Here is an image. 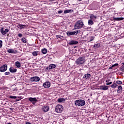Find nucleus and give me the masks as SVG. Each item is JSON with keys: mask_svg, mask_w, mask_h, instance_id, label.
Listing matches in <instances>:
<instances>
[{"mask_svg": "<svg viewBox=\"0 0 124 124\" xmlns=\"http://www.w3.org/2000/svg\"><path fill=\"white\" fill-rule=\"evenodd\" d=\"M84 27V23L81 20L78 21L74 25L75 30H79Z\"/></svg>", "mask_w": 124, "mask_h": 124, "instance_id": "nucleus-1", "label": "nucleus"}, {"mask_svg": "<svg viewBox=\"0 0 124 124\" xmlns=\"http://www.w3.org/2000/svg\"><path fill=\"white\" fill-rule=\"evenodd\" d=\"M86 62L85 56L79 57L76 61V62L78 65H81L84 64Z\"/></svg>", "mask_w": 124, "mask_h": 124, "instance_id": "nucleus-2", "label": "nucleus"}, {"mask_svg": "<svg viewBox=\"0 0 124 124\" xmlns=\"http://www.w3.org/2000/svg\"><path fill=\"white\" fill-rule=\"evenodd\" d=\"M75 104L76 106H84L86 104V102L84 100L79 99L75 101Z\"/></svg>", "mask_w": 124, "mask_h": 124, "instance_id": "nucleus-3", "label": "nucleus"}, {"mask_svg": "<svg viewBox=\"0 0 124 124\" xmlns=\"http://www.w3.org/2000/svg\"><path fill=\"white\" fill-rule=\"evenodd\" d=\"M55 111L56 113H62L63 111V107L62 105H58L56 106Z\"/></svg>", "mask_w": 124, "mask_h": 124, "instance_id": "nucleus-4", "label": "nucleus"}, {"mask_svg": "<svg viewBox=\"0 0 124 124\" xmlns=\"http://www.w3.org/2000/svg\"><path fill=\"white\" fill-rule=\"evenodd\" d=\"M30 81L31 82H39L40 81V78L37 76H35L31 78Z\"/></svg>", "mask_w": 124, "mask_h": 124, "instance_id": "nucleus-5", "label": "nucleus"}, {"mask_svg": "<svg viewBox=\"0 0 124 124\" xmlns=\"http://www.w3.org/2000/svg\"><path fill=\"white\" fill-rule=\"evenodd\" d=\"M7 70V65L6 64H4L0 67V72H5Z\"/></svg>", "mask_w": 124, "mask_h": 124, "instance_id": "nucleus-6", "label": "nucleus"}, {"mask_svg": "<svg viewBox=\"0 0 124 124\" xmlns=\"http://www.w3.org/2000/svg\"><path fill=\"white\" fill-rule=\"evenodd\" d=\"M29 100L31 102H32V104H33V105H35V103H36V102H37V99H36V98L30 97L29 98Z\"/></svg>", "mask_w": 124, "mask_h": 124, "instance_id": "nucleus-7", "label": "nucleus"}, {"mask_svg": "<svg viewBox=\"0 0 124 124\" xmlns=\"http://www.w3.org/2000/svg\"><path fill=\"white\" fill-rule=\"evenodd\" d=\"M43 86L46 89H48V88H50V87H51V83L49 81H46L44 83Z\"/></svg>", "mask_w": 124, "mask_h": 124, "instance_id": "nucleus-8", "label": "nucleus"}, {"mask_svg": "<svg viewBox=\"0 0 124 124\" xmlns=\"http://www.w3.org/2000/svg\"><path fill=\"white\" fill-rule=\"evenodd\" d=\"M78 43V41L73 40L69 41L68 43V45L73 46V45H76Z\"/></svg>", "mask_w": 124, "mask_h": 124, "instance_id": "nucleus-9", "label": "nucleus"}, {"mask_svg": "<svg viewBox=\"0 0 124 124\" xmlns=\"http://www.w3.org/2000/svg\"><path fill=\"white\" fill-rule=\"evenodd\" d=\"M8 31H9V30L8 29H6L5 31H3V28L1 29V33H2L3 35L6 34Z\"/></svg>", "mask_w": 124, "mask_h": 124, "instance_id": "nucleus-10", "label": "nucleus"}, {"mask_svg": "<svg viewBox=\"0 0 124 124\" xmlns=\"http://www.w3.org/2000/svg\"><path fill=\"white\" fill-rule=\"evenodd\" d=\"M42 109L45 113H46V112H48L49 111V106H44Z\"/></svg>", "mask_w": 124, "mask_h": 124, "instance_id": "nucleus-11", "label": "nucleus"}, {"mask_svg": "<svg viewBox=\"0 0 124 124\" xmlns=\"http://www.w3.org/2000/svg\"><path fill=\"white\" fill-rule=\"evenodd\" d=\"M56 64H51L49 65L48 67H47V69L49 70L51 69H54V68H56Z\"/></svg>", "mask_w": 124, "mask_h": 124, "instance_id": "nucleus-12", "label": "nucleus"}, {"mask_svg": "<svg viewBox=\"0 0 124 124\" xmlns=\"http://www.w3.org/2000/svg\"><path fill=\"white\" fill-rule=\"evenodd\" d=\"M8 53L10 54H17V50H14L12 49H9L7 50Z\"/></svg>", "mask_w": 124, "mask_h": 124, "instance_id": "nucleus-13", "label": "nucleus"}, {"mask_svg": "<svg viewBox=\"0 0 124 124\" xmlns=\"http://www.w3.org/2000/svg\"><path fill=\"white\" fill-rule=\"evenodd\" d=\"M9 71L10 72H11V73H15L16 72H17V69L11 67L9 69Z\"/></svg>", "mask_w": 124, "mask_h": 124, "instance_id": "nucleus-14", "label": "nucleus"}, {"mask_svg": "<svg viewBox=\"0 0 124 124\" xmlns=\"http://www.w3.org/2000/svg\"><path fill=\"white\" fill-rule=\"evenodd\" d=\"M100 90H102L103 91H107L108 90V86H101L100 87Z\"/></svg>", "mask_w": 124, "mask_h": 124, "instance_id": "nucleus-15", "label": "nucleus"}, {"mask_svg": "<svg viewBox=\"0 0 124 124\" xmlns=\"http://www.w3.org/2000/svg\"><path fill=\"white\" fill-rule=\"evenodd\" d=\"M83 78L84 79H90L91 78V74H86L84 75Z\"/></svg>", "mask_w": 124, "mask_h": 124, "instance_id": "nucleus-16", "label": "nucleus"}, {"mask_svg": "<svg viewBox=\"0 0 124 124\" xmlns=\"http://www.w3.org/2000/svg\"><path fill=\"white\" fill-rule=\"evenodd\" d=\"M122 91H123V87H122V86H118V88L117 90L118 93H122Z\"/></svg>", "mask_w": 124, "mask_h": 124, "instance_id": "nucleus-17", "label": "nucleus"}, {"mask_svg": "<svg viewBox=\"0 0 124 124\" xmlns=\"http://www.w3.org/2000/svg\"><path fill=\"white\" fill-rule=\"evenodd\" d=\"M67 35L70 36V35H75V32L74 31H67Z\"/></svg>", "mask_w": 124, "mask_h": 124, "instance_id": "nucleus-18", "label": "nucleus"}, {"mask_svg": "<svg viewBox=\"0 0 124 124\" xmlns=\"http://www.w3.org/2000/svg\"><path fill=\"white\" fill-rule=\"evenodd\" d=\"M15 65L17 67V68H20L21 67V63L19 62H16L15 63Z\"/></svg>", "mask_w": 124, "mask_h": 124, "instance_id": "nucleus-19", "label": "nucleus"}, {"mask_svg": "<svg viewBox=\"0 0 124 124\" xmlns=\"http://www.w3.org/2000/svg\"><path fill=\"white\" fill-rule=\"evenodd\" d=\"M124 17H117V18H114L113 20L114 21H122V20H124Z\"/></svg>", "mask_w": 124, "mask_h": 124, "instance_id": "nucleus-20", "label": "nucleus"}, {"mask_svg": "<svg viewBox=\"0 0 124 124\" xmlns=\"http://www.w3.org/2000/svg\"><path fill=\"white\" fill-rule=\"evenodd\" d=\"M39 52L37 51H35L33 52H32V55H33V56H34V57H36V56H37V55H39Z\"/></svg>", "mask_w": 124, "mask_h": 124, "instance_id": "nucleus-21", "label": "nucleus"}, {"mask_svg": "<svg viewBox=\"0 0 124 124\" xmlns=\"http://www.w3.org/2000/svg\"><path fill=\"white\" fill-rule=\"evenodd\" d=\"M65 101V99L63 98H60L58 99V102H63Z\"/></svg>", "mask_w": 124, "mask_h": 124, "instance_id": "nucleus-22", "label": "nucleus"}, {"mask_svg": "<svg viewBox=\"0 0 124 124\" xmlns=\"http://www.w3.org/2000/svg\"><path fill=\"white\" fill-rule=\"evenodd\" d=\"M88 25L89 26H92V25H93V20L90 19L88 20Z\"/></svg>", "mask_w": 124, "mask_h": 124, "instance_id": "nucleus-23", "label": "nucleus"}, {"mask_svg": "<svg viewBox=\"0 0 124 124\" xmlns=\"http://www.w3.org/2000/svg\"><path fill=\"white\" fill-rule=\"evenodd\" d=\"M73 12V10H66L64 11V14H66V13H69L70 12Z\"/></svg>", "mask_w": 124, "mask_h": 124, "instance_id": "nucleus-24", "label": "nucleus"}, {"mask_svg": "<svg viewBox=\"0 0 124 124\" xmlns=\"http://www.w3.org/2000/svg\"><path fill=\"white\" fill-rule=\"evenodd\" d=\"M100 46V44H96L94 45V47L96 49L99 47Z\"/></svg>", "mask_w": 124, "mask_h": 124, "instance_id": "nucleus-25", "label": "nucleus"}, {"mask_svg": "<svg viewBox=\"0 0 124 124\" xmlns=\"http://www.w3.org/2000/svg\"><path fill=\"white\" fill-rule=\"evenodd\" d=\"M42 53H43V54H46V53H47V49L44 48L42 49Z\"/></svg>", "mask_w": 124, "mask_h": 124, "instance_id": "nucleus-26", "label": "nucleus"}, {"mask_svg": "<svg viewBox=\"0 0 124 124\" xmlns=\"http://www.w3.org/2000/svg\"><path fill=\"white\" fill-rule=\"evenodd\" d=\"M110 87H111V88H116V87H117V83L113 82Z\"/></svg>", "mask_w": 124, "mask_h": 124, "instance_id": "nucleus-27", "label": "nucleus"}, {"mask_svg": "<svg viewBox=\"0 0 124 124\" xmlns=\"http://www.w3.org/2000/svg\"><path fill=\"white\" fill-rule=\"evenodd\" d=\"M81 31L80 30H77L76 31H74L75 32V35H77L79 32H80Z\"/></svg>", "mask_w": 124, "mask_h": 124, "instance_id": "nucleus-28", "label": "nucleus"}, {"mask_svg": "<svg viewBox=\"0 0 124 124\" xmlns=\"http://www.w3.org/2000/svg\"><path fill=\"white\" fill-rule=\"evenodd\" d=\"M21 41L23 42V43H27V40L25 38H22L21 39Z\"/></svg>", "mask_w": 124, "mask_h": 124, "instance_id": "nucleus-29", "label": "nucleus"}, {"mask_svg": "<svg viewBox=\"0 0 124 124\" xmlns=\"http://www.w3.org/2000/svg\"><path fill=\"white\" fill-rule=\"evenodd\" d=\"M18 26H19V28H21V29H24V28H25V27H26V25H22V24H19Z\"/></svg>", "mask_w": 124, "mask_h": 124, "instance_id": "nucleus-30", "label": "nucleus"}, {"mask_svg": "<svg viewBox=\"0 0 124 124\" xmlns=\"http://www.w3.org/2000/svg\"><path fill=\"white\" fill-rule=\"evenodd\" d=\"M116 84H119V85H122L123 84V82L121 80H117L116 81Z\"/></svg>", "mask_w": 124, "mask_h": 124, "instance_id": "nucleus-31", "label": "nucleus"}, {"mask_svg": "<svg viewBox=\"0 0 124 124\" xmlns=\"http://www.w3.org/2000/svg\"><path fill=\"white\" fill-rule=\"evenodd\" d=\"M9 98H11L12 99H16L17 97L16 96H10Z\"/></svg>", "mask_w": 124, "mask_h": 124, "instance_id": "nucleus-32", "label": "nucleus"}, {"mask_svg": "<svg viewBox=\"0 0 124 124\" xmlns=\"http://www.w3.org/2000/svg\"><path fill=\"white\" fill-rule=\"evenodd\" d=\"M93 39H94V37L93 36L90 37L89 38L90 42H91V41H93Z\"/></svg>", "mask_w": 124, "mask_h": 124, "instance_id": "nucleus-33", "label": "nucleus"}, {"mask_svg": "<svg viewBox=\"0 0 124 124\" xmlns=\"http://www.w3.org/2000/svg\"><path fill=\"white\" fill-rule=\"evenodd\" d=\"M56 38H57V39H59V38H61V37H63L61 35H57L56 36Z\"/></svg>", "mask_w": 124, "mask_h": 124, "instance_id": "nucleus-34", "label": "nucleus"}, {"mask_svg": "<svg viewBox=\"0 0 124 124\" xmlns=\"http://www.w3.org/2000/svg\"><path fill=\"white\" fill-rule=\"evenodd\" d=\"M120 70H121V71H122L123 72H124V66H122L120 67Z\"/></svg>", "mask_w": 124, "mask_h": 124, "instance_id": "nucleus-35", "label": "nucleus"}, {"mask_svg": "<svg viewBox=\"0 0 124 124\" xmlns=\"http://www.w3.org/2000/svg\"><path fill=\"white\" fill-rule=\"evenodd\" d=\"M94 17V15H93V14H92L90 16V18L91 20H93V19Z\"/></svg>", "mask_w": 124, "mask_h": 124, "instance_id": "nucleus-36", "label": "nucleus"}, {"mask_svg": "<svg viewBox=\"0 0 124 124\" xmlns=\"http://www.w3.org/2000/svg\"><path fill=\"white\" fill-rule=\"evenodd\" d=\"M2 47V41L0 40V48H1Z\"/></svg>", "mask_w": 124, "mask_h": 124, "instance_id": "nucleus-37", "label": "nucleus"}, {"mask_svg": "<svg viewBox=\"0 0 124 124\" xmlns=\"http://www.w3.org/2000/svg\"><path fill=\"white\" fill-rule=\"evenodd\" d=\"M5 75H10V72H6L4 73Z\"/></svg>", "mask_w": 124, "mask_h": 124, "instance_id": "nucleus-38", "label": "nucleus"}, {"mask_svg": "<svg viewBox=\"0 0 124 124\" xmlns=\"http://www.w3.org/2000/svg\"><path fill=\"white\" fill-rule=\"evenodd\" d=\"M117 65H119V64L115 63V64L112 65V67H114V66H117Z\"/></svg>", "mask_w": 124, "mask_h": 124, "instance_id": "nucleus-39", "label": "nucleus"}, {"mask_svg": "<svg viewBox=\"0 0 124 124\" xmlns=\"http://www.w3.org/2000/svg\"><path fill=\"white\" fill-rule=\"evenodd\" d=\"M112 84V82H108L106 83L107 86H109V85H111Z\"/></svg>", "mask_w": 124, "mask_h": 124, "instance_id": "nucleus-40", "label": "nucleus"}, {"mask_svg": "<svg viewBox=\"0 0 124 124\" xmlns=\"http://www.w3.org/2000/svg\"><path fill=\"white\" fill-rule=\"evenodd\" d=\"M22 35H23L21 33H19L18 34V36H19V37H22Z\"/></svg>", "mask_w": 124, "mask_h": 124, "instance_id": "nucleus-41", "label": "nucleus"}, {"mask_svg": "<svg viewBox=\"0 0 124 124\" xmlns=\"http://www.w3.org/2000/svg\"><path fill=\"white\" fill-rule=\"evenodd\" d=\"M63 11L61 10V11H58V13L59 14H61V13H62Z\"/></svg>", "mask_w": 124, "mask_h": 124, "instance_id": "nucleus-42", "label": "nucleus"}, {"mask_svg": "<svg viewBox=\"0 0 124 124\" xmlns=\"http://www.w3.org/2000/svg\"><path fill=\"white\" fill-rule=\"evenodd\" d=\"M108 82H110V79H107L106 80V83H108Z\"/></svg>", "mask_w": 124, "mask_h": 124, "instance_id": "nucleus-43", "label": "nucleus"}, {"mask_svg": "<svg viewBox=\"0 0 124 124\" xmlns=\"http://www.w3.org/2000/svg\"><path fill=\"white\" fill-rule=\"evenodd\" d=\"M94 19L95 20V19L97 18V16H94Z\"/></svg>", "mask_w": 124, "mask_h": 124, "instance_id": "nucleus-44", "label": "nucleus"}, {"mask_svg": "<svg viewBox=\"0 0 124 124\" xmlns=\"http://www.w3.org/2000/svg\"><path fill=\"white\" fill-rule=\"evenodd\" d=\"M26 124H31L29 122H26Z\"/></svg>", "mask_w": 124, "mask_h": 124, "instance_id": "nucleus-45", "label": "nucleus"}, {"mask_svg": "<svg viewBox=\"0 0 124 124\" xmlns=\"http://www.w3.org/2000/svg\"><path fill=\"white\" fill-rule=\"evenodd\" d=\"M113 67H112V66H111V67H110L109 68V69H112V68H113Z\"/></svg>", "mask_w": 124, "mask_h": 124, "instance_id": "nucleus-46", "label": "nucleus"}, {"mask_svg": "<svg viewBox=\"0 0 124 124\" xmlns=\"http://www.w3.org/2000/svg\"><path fill=\"white\" fill-rule=\"evenodd\" d=\"M74 48H77V46H74Z\"/></svg>", "mask_w": 124, "mask_h": 124, "instance_id": "nucleus-47", "label": "nucleus"}, {"mask_svg": "<svg viewBox=\"0 0 124 124\" xmlns=\"http://www.w3.org/2000/svg\"><path fill=\"white\" fill-rule=\"evenodd\" d=\"M122 64H123V65L124 66V62L122 63Z\"/></svg>", "mask_w": 124, "mask_h": 124, "instance_id": "nucleus-48", "label": "nucleus"}, {"mask_svg": "<svg viewBox=\"0 0 124 124\" xmlns=\"http://www.w3.org/2000/svg\"><path fill=\"white\" fill-rule=\"evenodd\" d=\"M79 0V1H81V0Z\"/></svg>", "mask_w": 124, "mask_h": 124, "instance_id": "nucleus-49", "label": "nucleus"}, {"mask_svg": "<svg viewBox=\"0 0 124 124\" xmlns=\"http://www.w3.org/2000/svg\"><path fill=\"white\" fill-rule=\"evenodd\" d=\"M74 30H75V29H73V31H74Z\"/></svg>", "mask_w": 124, "mask_h": 124, "instance_id": "nucleus-50", "label": "nucleus"}]
</instances>
